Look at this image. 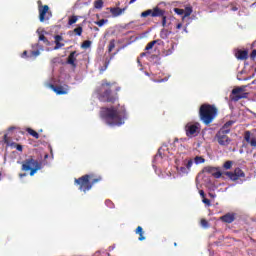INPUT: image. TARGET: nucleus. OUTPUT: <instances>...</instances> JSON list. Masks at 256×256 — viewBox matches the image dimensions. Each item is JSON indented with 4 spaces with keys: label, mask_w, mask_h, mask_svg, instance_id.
Wrapping results in <instances>:
<instances>
[{
    "label": "nucleus",
    "mask_w": 256,
    "mask_h": 256,
    "mask_svg": "<svg viewBox=\"0 0 256 256\" xmlns=\"http://www.w3.org/2000/svg\"><path fill=\"white\" fill-rule=\"evenodd\" d=\"M100 117L111 127H121L127 119V111L125 106L119 104L117 106L102 107Z\"/></svg>",
    "instance_id": "nucleus-1"
},
{
    "label": "nucleus",
    "mask_w": 256,
    "mask_h": 256,
    "mask_svg": "<svg viewBox=\"0 0 256 256\" xmlns=\"http://www.w3.org/2000/svg\"><path fill=\"white\" fill-rule=\"evenodd\" d=\"M219 115V109L217 106L213 104H202L199 108V117L200 121L204 123V125H211L217 116Z\"/></svg>",
    "instance_id": "nucleus-2"
},
{
    "label": "nucleus",
    "mask_w": 256,
    "mask_h": 256,
    "mask_svg": "<svg viewBox=\"0 0 256 256\" xmlns=\"http://www.w3.org/2000/svg\"><path fill=\"white\" fill-rule=\"evenodd\" d=\"M100 181H103V177L98 176L95 178L94 174H85L80 178H75L74 183L75 185H78L79 191L87 193V191H91L93 186L100 183Z\"/></svg>",
    "instance_id": "nucleus-3"
},
{
    "label": "nucleus",
    "mask_w": 256,
    "mask_h": 256,
    "mask_svg": "<svg viewBox=\"0 0 256 256\" xmlns=\"http://www.w3.org/2000/svg\"><path fill=\"white\" fill-rule=\"evenodd\" d=\"M43 169V162L37 159H34L33 156L22 161L21 171L27 173L30 171V177H33L37 171H41Z\"/></svg>",
    "instance_id": "nucleus-4"
},
{
    "label": "nucleus",
    "mask_w": 256,
    "mask_h": 256,
    "mask_svg": "<svg viewBox=\"0 0 256 256\" xmlns=\"http://www.w3.org/2000/svg\"><path fill=\"white\" fill-rule=\"evenodd\" d=\"M162 17V26L167 25V16H165V10L160 9L159 7L154 8L153 10L149 9L141 13V17Z\"/></svg>",
    "instance_id": "nucleus-5"
},
{
    "label": "nucleus",
    "mask_w": 256,
    "mask_h": 256,
    "mask_svg": "<svg viewBox=\"0 0 256 256\" xmlns=\"http://www.w3.org/2000/svg\"><path fill=\"white\" fill-rule=\"evenodd\" d=\"M247 89V85L236 87L232 90L230 94L231 101H241V99H247L249 97V93L245 92Z\"/></svg>",
    "instance_id": "nucleus-6"
},
{
    "label": "nucleus",
    "mask_w": 256,
    "mask_h": 256,
    "mask_svg": "<svg viewBox=\"0 0 256 256\" xmlns=\"http://www.w3.org/2000/svg\"><path fill=\"white\" fill-rule=\"evenodd\" d=\"M38 12H39V21L44 23V21H49L50 17H53L51 11L49 10L48 5H42L41 1H38Z\"/></svg>",
    "instance_id": "nucleus-7"
},
{
    "label": "nucleus",
    "mask_w": 256,
    "mask_h": 256,
    "mask_svg": "<svg viewBox=\"0 0 256 256\" xmlns=\"http://www.w3.org/2000/svg\"><path fill=\"white\" fill-rule=\"evenodd\" d=\"M227 135H229L227 132L220 130L216 133L215 140L217 141L218 145H221V147H227L231 143V139Z\"/></svg>",
    "instance_id": "nucleus-8"
},
{
    "label": "nucleus",
    "mask_w": 256,
    "mask_h": 256,
    "mask_svg": "<svg viewBox=\"0 0 256 256\" xmlns=\"http://www.w3.org/2000/svg\"><path fill=\"white\" fill-rule=\"evenodd\" d=\"M100 98H101V101H104L106 103H115L116 101L119 100V96L117 95V93L115 94L111 93V89L104 91L101 94Z\"/></svg>",
    "instance_id": "nucleus-9"
},
{
    "label": "nucleus",
    "mask_w": 256,
    "mask_h": 256,
    "mask_svg": "<svg viewBox=\"0 0 256 256\" xmlns=\"http://www.w3.org/2000/svg\"><path fill=\"white\" fill-rule=\"evenodd\" d=\"M199 123H188L186 124L185 126V131H186V135L190 138H193V137H197L199 131H200V128H199Z\"/></svg>",
    "instance_id": "nucleus-10"
},
{
    "label": "nucleus",
    "mask_w": 256,
    "mask_h": 256,
    "mask_svg": "<svg viewBox=\"0 0 256 256\" xmlns=\"http://www.w3.org/2000/svg\"><path fill=\"white\" fill-rule=\"evenodd\" d=\"M224 175L229 177L231 181H239V179L245 177V172L241 168H236L234 171L225 172Z\"/></svg>",
    "instance_id": "nucleus-11"
},
{
    "label": "nucleus",
    "mask_w": 256,
    "mask_h": 256,
    "mask_svg": "<svg viewBox=\"0 0 256 256\" xmlns=\"http://www.w3.org/2000/svg\"><path fill=\"white\" fill-rule=\"evenodd\" d=\"M244 140L246 141V143L256 148V136L254 134H251V131L247 130L244 132Z\"/></svg>",
    "instance_id": "nucleus-12"
},
{
    "label": "nucleus",
    "mask_w": 256,
    "mask_h": 256,
    "mask_svg": "<svg viewBox=\"0 0 256 256\" xmlns=\"http://www.w3.org/2000/svg\"><path fill=\"white\" fill-rule=\"evenodd\" d=\"M204 172L205 173H209L210 175H212L213 177H215V179H221V176L223 175L221 173V171H219L217 168L213 167V166H208L204 168Z\"/></svg>",
    "instance_id": "nucleus-13"
},
{
    "label": "nucleus",
    "mask_w": 256,
    "mask_h": 256,
    "mask_svg": "<svg viewBox=\"0 0 256 256\" xmlns=\"http://www.w3.org/2000/svg\"><path fill=\"white\" fill-rule=\"evenodd\" d=\"M235 219H237V214L233 212H228L225 215L220 217V221H222V223H228V224L233 223Z\"/></svg>",
    "instance_id": "nucleus-14"
},
{
    "label": "nucleus",
    "mask_w": 256,
    "mask_h": 256,
    "mask_svg": "<svg viewBox=\"0 0 256 256\" xmlns=\"http://www.w3.org/2000/svg\"><path fill=\"white\" fill-rule=\"evenodd\" d=\"M76 61H77V51H72L67 58V64L71 65L75 69V67H77V64L75 63Z\"/></svg>",
    "instance_id": "nucleus-15"
},
{
    "label": "nucleus",
    "mask_w": 256,
    "mask_h": 256,
    "mask_svg": "<svg viewBox=\"0 0 256 256\" xmlns=\"http://www.w3.org/2000/svg\"><path fill=\"white\" fill-rule=\"evenodd\" d=\"M125 11H127V6L124 8H119V7L110 8V13L113 15V17H119L120 15H123Z\"/></svg>",
    "instance_id": "nucleus-16"
},
{
    "label": "nucleus",
    "mask_w": 256,
    "mask_h": 256,
    "mask_svg": "<svg viewBox=\"0 0 256 256\" xmlns=\"http://www.w3.org/2000/svg\"><path fill=\"white\" fill-rule=\"evenodd\" d=\"M54 40H55L54 41V43H55L54 51H57V50L61 49L62 47H65V43H61V41H63V36L55 35Z\"/></svg>",
    "instance_id": "nucleus-17"
},
{
    "label": "nucleus",
    "mask_w": 256,
    "mask_h": 256,
    "mask_svg": "<svg viewBox=\"0 0 256 256\" xmlns=\"http://www.w3.org/2000/svg\"><path fill=\"white\" fill-rule=\"evenodd\" d=\"M233 125H235V121L229 120L220 128L219 131L229 134V133H231V127H233Z\"/></svg>",
    "instance_id": "nucleus-18"
},
{
    "label": "nucleus",
    "mask_w": 256,
    "mask_h": 256,
    "mask_svg": "<svg viewBox=\"0 0 256 256\" xmlns=\"http://www.w3.org/2000/svg\"><path fill=\"white\" fill-rule=\"evenodd\" d=\"M236 58L240 61H245L249 58V52L247 50H238L236 53Z\"/></svg>",
    "instance_id": "nucleus-19"
},
{
    "label": "nucleus",
    "mask_w": 256,
    "mask_h": 256,
    "mask_svg": "<svg viewBox=\"0 0 256 256\" xmlns=\"http://www.w3.org/2000/svg\"><path fill=\"white\" fill-rule=\"evenodd\" d=\"M51 89L56 95H67V89L63 88V86L51 85Z\"/></svg>",
    "instance_id": "nucleus-20"
},
{
    "label": "nucleus",
    "mask_w": 256,
    "mask_h": 256,
    "mask_svg": "<svg viewBox=\"0 0 256 256\" xmlns=\"http://www.w3.org/2000/svg\"><path fill=\"white\" fill-rule=\"evenodd\" d=\"M135 233H136V235H139V240L140 241H145V236H143V227H141V226H138L137 228H136V230H135Z\"/></svg>",
    "instance_id": "nucleus-21"
},
{
    "label": "nucleus",
    "mask_w": 256,
    "mask_h": 256,
    "mask_svg": "<svg viewBox=\"0 0 256 256\" xmlns=\"http://www.w3.org/2000/svg\"><path fill=\"white\" fill-rule=\"evenodd\" d=\"M171 35V31L167 30V29H162L160 31V37L161 39H169V36Z\"/></svg>",
    "instance_id": "nucleus-22"
},
{
    "label": "nucleus",
    "mask_w": 256,
    "mask_h": 256,
    "mask_svg": "<svg viewBox=\"0 0 256 256\" xmlns=\"http://www.w3.org/2000/svg\"><path fill=\"white\" fill-rule=\"evenodd\" d=\"M26 131L29 135H31V137H34V139H39V133H37V131L33 130L32 128H27Z\"/></svg>",
    "instance_id": "nucleus-23"
},
{
    "label": "nucleus",
    "mask_w": 256,
    "mask_h": 256,
    "mask_svg": "<svg viewBox=\"0 0 256 256\" xmlns=\"http://www.w3.org/2000/svg\"><path fill=\"white\" fill-rule=\"evenodd\" d=\"M157 43H159V40H154V41L149 42L145 47V51H150V49H153V47H155V45H157Z\"/></svg>",
    "instance_id": "nucleus-24"
},
{
    "label": "nucleus",
    "mask_w": 256,
    "mask_h": 256,
    "mask_svg": "<svg viewBox=\"0 0 256 256\" xmlns=\"http://www.w3.org/2000/svg\"><path fill=\"white\" fill-rule=\"evenodd\" d=\"M183 165L186 166L187 170L188 171H191V167H193V160L190 159V160H184L183 161Z\"/></svg>",
    "instance_id": "nucleus-25"
},
{
    "label": "nucleus",
    "mask_w": 256,
    "mask_h": 256,
    "mask_svg": "<svg viewBox=\"0 0 256 256\" xmlns=\"http://www.w3.org/2000/svg\"><path fill=\"white\" fill-rule=\"evenodd\" d=\"M79 21V16H71L68 20V25H75V23Z\"/></svg>",
    "instance_id": "nucleus-26"
},
{
    "label": "nucleus",
    "mask_w": 256,
    "mask_h": 256,
    "mask_svg": "<svg viewBox=\"0 0 256 256\" xmlns=\"http://www.w3.org/2000/svg\"><path fill=\"white\" fill-rule=\"evenodd\" d=\"M39 41H43V43L46 44L48 47L49 45H51V42L49 41V39H47V37H45V35L43 34L39 36Z\"/></svg>",
    "instance_id": "nucleus-27"
},
{
    "label": "nucleus",
    "mask_w": 256,
    "mask_h": 256,
    "mask_svg": "<svg viewBox=\"0 0 256 256\" xmlns=\"http://www.w3.org/2000/svg\"><path fill=\"white\" fill-rule=\"evenodd\" d=\"M95 9H103V0H96L94 2Z\"/></svg>",
    "instance_id": "nucleus-28"
},
{
    "label": "nucleus",
    "mask_w": 256,
    "mask_h": 256,
    "mask_svg": "<svg viewBox=\"0 0 256 256\" xmlns=\"http://www.w3.org/2000/svg\"><path fill=\"white\" fill-rule=\"evenodd\" d=\"M179 173H181L182 175H187V173H189V170L187 169V166H181L180 168H178Z\"/></svg>",
    "instance_id": "nucleus-29"
},
{
    "label": "nucleus",
    "mask_w": 256,
    "mask_h": 256,
    "mask_svg": "<svg viewBox=\"0 0 256 256\" xmlns=\"http://www.w3.org/2000/svg\"><path fill=\"white\" fill-rule=\"evenodd\" d=\"M114 49H115V40L112 39V40H110L109 45H108V53H111V51H113Z\"/></svg>",
    "instance_id": "nucleus-30"
},
{
    "label": "nucleus",
    "mask_w": 256,
    "mask_h": 256,
    "mask_svg": "<svg viewBox=\"0 0 256 256\" xmlns=\"http://www.w3.org/2000/svg\"><path fill=\"white\" fill-rule=\"evenodd\" d=\"M191 13H193V8L191 7H186L184 10V17H189L191 16Z\"/></svg>",
    "instance_id": "nucleus-31"
},
{
    "label": "nucleus",
    "mask_w": 256,
    "mask_h": 256,
    "mask_svg": "<svg viewBox=\"0 0 256 256\" xmlns=\"http://www.w3.org/2000/svg\"><path fill=\"white\" fill-rule=\"evenodd\" d=\"M108 22H109V20H107V19H101V20L96 21L94 23H95V25H98V27H103V25H105V23H108Z\"/></svg>",
    "instance_id": "nucleus-32"
},
{
    "label": "nucleus",
    "mask_w": 256,
    "mask_h": 256,
    "mask_svg": "<svg viewBox=\"0 0 256 256\" xmlns=\"http://www.w3.org/2000/svg\"><path fill=\"white\" fill-rule=\"evenodd\" d=\"M74 33H76L78 37H81V35H83V27L78 26L77 28L74 29Z\"/></svg>",
    "instance_id": "nucleus-33"
},
{
    "label": "nucleus",
    "mask_w": 256,
    "mask_h": 256,
    "mask_svg": "<svg viewBox=\"0 0 256 256\" xmlns=\"http://www.w3.org/2000/svg\"><path fill=\"white\" fill-rule=\"evenodd\" d=\"M82 49H89V47H91V40H85L82 45H81Z\"/></svg>",
    "instance_id": "nucleus-34"
},
{
    "label": "nucleus",
    "mask_w": 256,
    "mask_h": 256,
    "mask_svg": "<svg viewBox=\"0 0 256 256\" xmlns=\"http://www.w3.org/2000/svg\"><path fill=\"white\" fill-rule=\"evenodd\" d=\"M196 165H199L201 163H205V158L201 157V156H196L194 159Z\"/></svg>",
    "instance_id": "nucleus-35"
},
{
    "label": "nucleus",
    "mask_w": 256,
    "mask_h": 256,
    "mask_svg": "<svg viewBox=\"0 0 256 256\" xmlns=\"http://www.w3.org/2000/svg\"><path fill=\"white\" fill-rule=\"evenodd\" d=\"M105 205H106V207H109L110 209H113L115 207V204L111 200H106Z\"/></svg>",
    "instance_id": "nucleus-36"
},
{
    "label": "nucleus",
    "mask_w": 256,
    "mask_h": 256,
    "mask_svg": "<svg viewBox=\"0 0 256 256\" xmlns=\"http://www.w3.org/2000/svg\"><path fill=\"white\" fill-rule=\"evenodd\" d=\"M202 202L204 203V205L206 207H211V200L204 197V198H202Z\"/></svg>",
    "instance_id": "nucleus-37"
},
{
    "label": "nucleus",
    "mask_w": 256,
    "mask_h": 256,
    "mask_svg": "<svg viewBox=\"0 0 256 256\" xmlns=\"http://www.w3.org/2000/svg\"><path fill=\"white\" fill-rule=\"evenodd\" d=\"M232 166H233V162L232 161H226L224 163V169H231Z\"/></svg>",
    "instance_id": "nucleus-38"
},
{
    "label": "nucleus",
    "mask_w": 256,
    "mask_h": 256,
    "mask_svg": "<svg viewBox=\"0 0 256 256\" xmlns=\"http://www.w3.org/2000/svg\"><path fill=\"white\" fill-rule=\"evenodd\" d=\"M200 225H201L202 227L207 228V227H209V222H208L206 219H201Z\"/></svg>",
    "instance_id": "nucleus-39"
},
{
    "label": "nucleus",
    "mask_w": 256,
    "mask_h": 256,
    "mask_svg": "<svg viewBox=\"0 0 256 256\" xmlns=\"http://www.w3.org/2000/svg\"><path fill=\"white\" fill-rule=\"evenodd\" d=\"M31 55H32L33 57H39V55H41V52H40L39 50H35V51H32V52H31Z\"/></svg>",
    "instance_id": "nucleus-40"
},
{
    "label": "nucleus",
    "mask_w": 256,
    "mask_h": 256,
    "mask_svg": "<svg viewBox=\"0 0 256 256\" xmlns=\"http://www.w3.org/2000/svg\"><path fill=\"white\" fill-rule=\"evenodd\" d=\"M15 148L17 149V151H23V146L21 144H15Z\"/></svg>",
    "instance_id": "nucleus-41"
},
{
    "label": "nucleus",
    "mask_w": 256,
    "mask_h": 256,
    "mask_svg": "<svg viewBox=\"0 0 256 256\" xmlns=\"http://www.w3.org/2000/svg\"><path fill=\"white\" fill-rule=\"evenodd\" d=\"M102 87H111V82L104 81Z\"/></svg>",
    "instance_id": "nucleus-42"
},
{
    "label": "nucleus",
    "mask_w": 256,
    "mask_h": 256,
    "mask_svg": "<svg viewBox=\"0 0 256 256\" xmlns=\"http://www.w3.org/2000/svg\"><path fill=\"white\" fill-rule=\"evenodd\" d=\"M175 13H177L178 15H183V9L176 8Z\"/></svg>",
    "instance_id": "nucleus-43"
},
{
    "label": "nucleus",
    "mask_w": 256,
    "mask_h": 256,
    "mask_svg": "<svg viewBox=\"0 0 256 256\" xmlns=\"http://www.w3.org/2000/svg\"><path fill=\"white\" fill-rule=\"evenodd\" d=\"M251 59H255L256 57V50H253L250 54Z\"/></svg>",
    "instance_id": "nucleus-44"
},
{
    "label": "nucleus",
    "mask_w": 256,
    "mask_h": 256,
    "mask_svg": "<svg viewBox=\"0 0 256 256\" xmlns=\"http://www.w3.org/2000/svg\"><path fill=\"white\" fill-rule=\"evenodd\" d=\"M199 193H200V197H202V199H205V191L200 190Z\"/></svg>",
    "instance_id": "nucleus-45"
},
{
    "label": "nucleus",
    "mask_w": 256,
    "mask_h": 256,
    "mask_svg": "<svg viewBox=\"0 0 256 256\" xmlns=\"http://www.w3.org/2000/svg\"><path fill=\"white\" fill-rule=\"evenodd\" d=\"M19 177H20V179H23V177H27V173H20Z\"/></svg>",
    "instance_id": "nucleus-46"
},
{
    "label": "nucleus",
    "mask_w": 256,
    "mask_h": 256,
    "mask_svg": "<svg viewBox=\"0 0 256 256\" xmlns=\"http://www.w3.org/2000/svg\"><path fill=\"white\" fill-rule=\"evenodd\" d=\"M183 27V24L182 23H178L177 25H176V29H181Z\"/></svg>",
    "instance_id": "nucleus-47"
},
{
    "label": "nucleus",
    "mask_w": 256,
    "mask_h": 256,
    "mask_svg": "<svg viewBox=\"0 0 256 256\" xmlns=\"http://www.w3.org/2000/svg\"><path fill=\"white\" fill-rule=\"evenodd\" d=\"M109 63H110V60H107V61L105 62V69H107V67H109Z\"/></svg>",
    "instance_id": "nucleus-48"
},
{
    "label": "nucleus",
    "mask_w": 256,
    "mask_h": 256,
    "mask_svg": "<svg viewBox=\"0 0 256 256\" xmlns=\"http://www.w3.org/2000/svg\"><path fill=\"white\" fill-rule=\"evenodd\" d=\"M21 57H27V50H25V51L22 53Z\"/></svg>",
    "instance_id": "nucleus-49"
},
{
    "label": "nucleus",
    "mask_w": 256,
    "mask_h": 256,
    "mask_svg": "<svg viewBox=\"0 0 256 256\" xmlns=\"http://www.w3.org/2000/svg\"><path fill=\"white\" fill-rule=\"evenodd\" d=\"M253 77H255V75H252L249 78L244 79V81H248V79H253Z\"/></svg>",
    "instance_id": "nucleus-50"
},
{
    "label": "nucleus",
    "mask_w": 256,
    "mask_h": 256,
    "mask_svg": "<svg viewBox=\"0 0 256 256\" xmlns=\"http://www.w3.org/2000/svg\"><path fill=\"white\" fill-rule=\"evenodd\" d=\"M135 1H137V0H130L129 5H133V3H135Z\"/></svg>",
    "instance_id": "nucleus-51"
},
{
    "label": "nucleus",
    "mask_w": 256,
    "mask_h": 256,
    "mask_svg": "<svg viewBox=\"0 0 256 256\" xmlns=\"http://www.w3.org/2000/svg\"><path fill=\"white\" fill-rule=\"evenodd\" d=\"M145 55H147L146 52H143V53L140 54L141 57H145Z\"/></svg>",
    "instance_id": "nucleus-52"
},
{
    "label": "nucleus",
    "mask_w": 256,
    "mask_h": 256,
    "mask_svg": "<svg viewBox=\"0 0 256 256\" xmlns=\"http://www.w3.org/2000/svg\"><path fill=\"white\" fill-rule=\"evenodd\" d=\"M13 129H15V127H10L8 131H13Z\"/></svg>",
    "instance_id": "nucleus-53"
},
{
    "label": "nucleus",
    "mask_w": 256,
    "mask_h": 256,
    "mask_svg": "<svg viewBox=\"0 0 256 256\" xmlns=\"http://www.w3.org/2000/svg\"><path fill=\"white\" fill-rule=\"evenodd\" d=\"M137 63L141 65V60L138 59V60H137Z\"/></svg>",
    "instance_id": "nucleus-54"
},
{
    "label": "nucleus",
    "mask_w": 256,
    "mask_h": 256,
    "mask_svg": "<svg viewBox=\"0 0 256 256\" xmlns=\"http://www.w3.org/2000/svg\"><path fill=\"white\" fill-rule=\"evenodd\" d=\"M251 85H255V80L252 81Z\"/></svg>",
    "instance_id": "nucleus-55"
},
{
    "label": "nucleus",
    "mask_w": 256,
    "mask_h": 256,
    "mask_svg": "<svg viewBox=\"0 0 256 256\" xmlns=\"http://www.w3.org/2000/svg\"><path fill=\"white\" fill-rule=\"evenodd\" d=\"M4 139H5V140L7 139V134L4 135Z\"/></svg>",
    "instance_id": "nucleus-56"
},
{
    "label": "nucleus",
    "mask_w": 256,
    "mask_h": 256,
    "mask_svg": "<svg viewBox=\"0 0 256 256\" xmlns=\"http://www.w3.org/2000/svg\"><path fill=\"white\" fill-rule=\"evenodd\" d=\"M95 31H99V28L95 27Z\"/></svg>",
    "instance_id": "nucleus-57"
},
{
    "label": "nucleus",
    "mask_w": 256,
    "mask_h": 256,
    "mask_svg": "<svg viewBox=\"0 0 256 256\" xmlns=\"http://www.w3.org/2000/svg\"><path fill=\"white\" fill-rule=\"evenodd\" d=\"M174 246H175V247H177V244H176V242L174 243Z\"/></svg>",
    "instance_id": "nucleus-58"
},
{
    "label": "nucleus",
    "mask_w": 256,
    "mask_h": 256,
    "mask_svg": "<svg viewBox=\"0 0 256 256\" xmlns=\"http://www.w3.org/2000/svg\"><path fill=\"white\" fill-rule=\"evenodd\" d=\"M184 31H187V28H184Z\"/></svg>",
    "instance_id": "nucleus-59"
},
{
    "label": "nucleus",
    "mask_w": 256,
    "mask_h": 256,
    "mask_svg": "<svg viewBox=\"0 0 256 256\" xmlns=\"http://www.w3.org/2000/svg\"><path fill=\"white\" fill-rule=\"evenodd\" d=\"M45 157L47 158V157H48V155L46 154V155H45Z\"/></svg>",
    "instance_id": "nucleus-60"
},
{
    "label": "nucleus",
    "mask_w": 256,
    "mask_h": 256,
    "mask_svg": "<svg viewBox=\"0 0 256 256\" xmlns=\"http://www.w3.org/2000/svg\"><path fill=\"white\" fill-rule=\"evenodd\" d=\"M0 181H1V177H0Z\"/></svg>",
    "instance_id": "nucleus-61"
},
{
    "label": "nucleus",
    "mask_w": 256,
    "mask_h": 256,
    "mask_svg": "<svg viewBox=\"0 0 256 256\" xmlns=\"http://www.w3.org/2000/svg\"><path fill=\"white\" fill-rule=\"evenodd\" d=\"M0 175H1V172H0Z\"/></svg>",
    "instance_id": "nucleus-62"
}]
</instances>
